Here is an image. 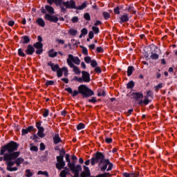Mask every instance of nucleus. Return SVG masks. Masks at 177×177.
I'll list each match as a JSON object with an SVG mask.
<instances>
[{
	"label": "nucleus",
	"instance_id": "63",
	"mask_svg": "<svg viewBox=\"0 0 177 177\" xmlns=\"http://www.w3.org/2000/svg\"><path fill=\"white\" fill-rule=\"evenodd\" d=\"M105 142L106 143H111V142H113V139L111 138H108L105 139Z\"/></svg>",
	"mask_w": 177,
	"mask_h": 177
},
{
	"label": "nucleus",
	"instance_id": "31",
	"mask_svg": "<svg viewBox=\"0 0 177 177\" xmlns=\"http://www.w3.org/2000/svg\"><path fill=\"white\" fill-rule=\"evenodd\" d=\"M133 86H135V82H133V81H130L128 84H127V89H132V88H133Z\"/></svg>",
	"mask_w": 177,
	"mask_h": 177
},
{
	"label": "nucleus",
	"instance_id": "1",
	"mask_svg": "<svg viewBox=\"0 0 177 177\" xmlns=\"http://www.w3.org/2000/svg\"><path fill=\"white\" fill-rule=\"evenodd\" d=\"M19 144L15 141H11L0 148V161H5L6 170L9 172H15L19 169L16 167H13V160H16L17 157H20V151H17Z\"/></svg>",
	"mask_w": 177,
	"mask_h": 177
},
{
	"label": "nucleus",
	"instance_id": "28",
	"mask_svg": "<svg viewBox=\"0 0 177 177\" xmlns=\"http://www.w3.org/2000/svg\"><path fill=\"white\" fill-rule=\"evenodd\" d=\"M42 115L44 117V118H46L48 115H49V109H44L42 110Z\"/></svg>",
	"mask_w": 177,
	"mask_h": 177
},
{
	"label": "nucleus",
	"instance_id": "14",
	"mask_svg": "<svg viewBox=\"0 0 177 177\" xmlns=\"http://www.w3.org/2000/svg\"><path fill=\"white\" fill-rule=\"evenodd\" d=\"M120 23H128L129 21V14L124 13V15H121L120 17Z\"/></svg>",
	"mask_w": 177,
	"mask_h": 177
},
{
	"label": "nucleus",
	"instance_id": "62",
	"mask_svg": "<svg viewBox=\"0 0 177 177\" xmlns=\"http://www.w3.org/2000/svg\"><path fill=\"white\" fill-rule=\"evenodd\" d=\"M94 26H95V27H97V26H102V21L97 20L95 22Z\"/></svg>",
	"mask_w": 177,
	"mask_h": 177
},
{
	"label": "nucleus",
	"instance_id": "50",
	"mask_svg": "<svg viewBox=\"0 0 177 177\" xmlns=\"http://www.w3.org/2000/svg\"><path fill=\"white\" fill-rule=\"evenodd\" d=\"M36 128L37 129H44V127L41 126V122H36Z\"/></svg>",
	"mask_w": 177,
	"mask_h": 177
},
{
	"label": "nucleus",
	"instance_id": "39",
	"mask_svg": "<svg viewBox=\"0 0 177 177\" xmlns=\"http://www.w3.org/2000/svg\"><path fill=\"white\" fill-rule=\"evenodd\" d=\"M80 177H91V173L82 171L80 174Z\"/></svg>",
	"mask_w": 177,
	"mask_h": 177
},
{
	"label": "nucleus",
	"instance_id": "36",
	"mask_svg": "<svg viewBox=\"0 0 177 177\" xmlns=\"http://www.w3.org/2000/svg\"><path fill=\"white\" fill-rule=\"evenodd\" d=\"M142 103H143L144 104H145V106H147V104L150 103V100L147 98V97H145V99L143 101H140V104H142Z\"/></svg>",
	"mask_w": 177,
	"mask_h": 177
},
{
	"label": "nucleus",
	"instance_id": "48",
	"mask_svg": "<svg viewBox=\"0 0 177 177\" xmlns=\"http://www.w3.org/2000/svg\"><path fill=\"white\" fill-rule=\"evenodd\" d=\"M150 57L152 59V60H157V59H158V55L157 53H153L150 56Z\"/></svg>",
	"mask_w": 177,
	"mask_h": 177
},
{
	"label": "nucleus",
	"instance_id": "25",
	"mask_svg": "<svg viewBox=\"0 0 177 177\" xmlns=\"http://www.w3.org/2000/svg\"><path fill=\"white\" fill-rule=\"evenodd\" d=\"M133 71H135V68H133V66H129L128 69H127L128 77H131V75H132Z\"/></svg>",
	"mask_w": 177,
	"mask_h": 177
},
{
	"label": "nucleus",
	"instance_id": "17",
	"mask_svg": "<svg viewBox=\"0 0 177 177\" xmlns=\"http://www.w3.org/2000/svg\"><path fill=\"white\" fill-rule=\"evenodd\" d=\"M26 55H31L35 52V48L32 46H28L27 49L25 50Z\"/></svg>",
	"mask_w": 177,
	"mask_h": 177
},
{
	"label": "nucleus",
	"instance_id": "20",
	"mask_svg": "<svg viewBox=\"0 0 177 177\" xmlns=\"http://www.w3.org/2000/svg\"><path fill=\"white\" fill-rule=\"evenodd\" d=\"M71 68H73V71L75 73V74L80 75L81 74V71L80 70V68L75 65H71L69 66Z\"/></svg>",
	"mask_w": 177,
	"mask_h": 177
},
{
	"label": "nucleus",
	"instance_id": "23",
	"mask_svg": "<svg viewBox=\"0 0 177 177\" xmlns=\"http://www.w3.org/2000/svg\"><path fill=\"white\" fill-rule=\"evenodd\" d=\"M36 23L40 27H45V21H44L42 18H37V19L36 20Z\"/></svg>",
	"mask_w": 177,
	"mask_h": 177
},
{
	"label": "nucleus",
	"instance_id": "13",
	"mask_svg": "<svg viewBox=\"0 0 177 177\" xmlns=\"http://www.w3.org/2000/svg\"><path fill=\"white\" fill-rule=\"evenodd\" d=\"M63 71L65 77H67L68 75V70L67 69L66 67H63L62 68H59L56 73H57V76L58 78H60L61 77H63Z\"/></svg>",
	"mask_w": 177,
	"mask_h": 177
},
{
	"label": "nucleus",
	"instance_id": "8",
	"mask_svg": "<svg viewBox=\"0 0 177 177\" xmlns=\"http://www.w3.org/2000/svg\"><path fill=\"white\" fill-rule=\"evenodd\" d=\"M47 3L48 5H55L56 6H59L62 12H66V8H64V3L66 1H63V0H46Z\"/></svg>",
	"mask_w": 177,
	"mask_h": 177
},
{
	"label": "nucleus",
	"instance_id": "6",
	"mask_svg": "<svg viewBox=\"0 0 177 177\" xmlns=\"http://www.w3.org/2000/svg\"><path fill=\"white\" fill-rule=\"evenodd\" d=\"M91 165H95V164H98V167H100L104 161V155L102 152L95 153L91 160Z\"/></svg>",
	"mask_w": 177,
	"mask_h": 177
},
{
	"label": "nucleus",
	"instance_id": "26",
	"mask_svg": "<svg viewBox=\"0 0 177 177\" xmlns=\"http://www.w3.org/2000/svg\"><path fill=\"white\" fill-rule=\"evenodd\" d=\"M102 16L104 19V20H109L110 17H111V15H110L109 12H107L106 11L102 12Z\"/></svg>",
	"mask_w": 177,
	"mask_h": 177
},
{
	"label": "nucleus",
	"instance_id": "60",
	"mask_svg": "<svg viewBox=\"0 0 177 177\" xmlns=\"http://www.w3.org/2000/svg\"><path fill=\"white\" fill-rule=\"evenodd\" d=\"M31 151H38V147L37 146H32L30 147Z\"/></svg>",
	"mask_w": 177,
	"mask_h": 177
},
{
	"label": "nucleus",
	"instance_id": "32",
	"mask_svg": "<svg viewBox=\"0 0 177 177\" xmlns=\"http://www.w3.org/2000/svg\"><path fill=\"white\" fill-rule=\"evenodd\" d=\"M84 62L87 64H89L92 63V58L89 56L85 57H84Z\"/></svg>",
	"mask_w": 177,
	"mask_h": 177
},
{
	"label": "nucleus",
	"instance_id": "22",
	"mask_svg": "<svg viewBox=\"0 0 177 177\" xmlns=\"http://www.w3.org/2000/svg\"><path fill=\"white\" fill-rule=\"evenodd\" d=\"M35 48H36V53L37 55H41L42 52H44V50L42 49V45H35Z\"/></svg>",
	"mask_w": 177,
	"mask_h": 177
},
{
	"label": "nucleus",
	"instance_id": "24",
	"mask_svg": "<svg viewBox=\"0 0 177 177\" xmlns=\"http://www.w3.org/2000/svg\"><path fill=\"white\" fill-rule=\"evenodd\" d=\"M45 129H38L37 135L39 138H45Z\"/></svg>",
	"mask_w": 177,
	"mask_h": 177
},
{
	"label": "nucleus",
	"instance_id": "12",
	"mask_svg": "<svg viewBox=\"0 0 177 177\" xmlns=\"http://www.w3.org/2000/svg\"><path fill=\"white\" fill-rule=\"evenodd\" d=\"M11 162H12V167L13 165H15V164L17 165V167H20V165H21V164H26V165H27L28 164V162H24V158H21V157H17L15 159L11 160Z\"/></svg>",
	"mask_w": 177,
	"mask_h": 177
},
{
	"label": "nucleus",
	"instance_id": "7",
	"mask_svg": "<svg viewBox=\"0 0 177 177\" xmlns=\"http://www.w3.org/2000/svg\"><path fill=\"white\" fill-rule=\"evenodd\" d=\"M66 63L68 66H74V64L80 66L81 64V59L78 57H74V55L69 54L66 59Z\"/></svg>",
	"mask_w": 177,
	"mask_h": 177
},
{
	"label": "nucleus",
	"instance_id": "10",
	"mask_svg": "<svg viewBox=\"0 0 177 177\" xmlns=\"http://www.w3.org/2000/svg\"><path fill=\"white\" fill-rule=\"evenodd\" d=\"M103 164V166L100 167V170L102 171V172H104V171H111V169H113V163H111L110 162V160L109 159H104V161L102 162ZM109 165V167L107 169V167Z\"/></svg>",
	"mask_w": 177,
	"mask_h": 177
},
{
	"label": "nucleus",
	"instance_id": "61",
	"mask_svg": "<svg viewBox=\"0 0 177 177\" xmlns=\"http://www.w3.org/2000/svg\"><path fill=\"white\" fill-rule=\"evenodd\" d=\"M8 25L10 27H13L15 26V21H9Z\"/></svg>",
	"mask_w": 177,
	"mask_h": 177
},
{
	"label": "nucleus",
	"instance_id": "55",
	"mask_svg": "<svg viewBox=\"0 0 177 177\" xmlns=\"http://www.w3.org/2000/svg\"><path fill=\"white\" fill-rule=\"evenodd\" d=\"M161 88H162V84H159L155 86L156 92H158V90L161 89Z\"/></svg>",
	"mask_w": 177,
	"mask_h": 177
},
{
	"label": "nucleus",
	"instance_id": "15",
	"mask_svg": "<svg viewBox=\"0 0 177 177\" xmlns=\"http://www.w3.org/2000/svg\"><path fill=\"white\" fill-rule=\"evenodd\" d=\"M126 10L129 13V15H136V10L135 9V7H133V5L129 6Z\"/></svg>",
	"mask_w": 177,
	"mask_h": 177
},
{
	"label": "nucleus",
	"instance_id": "34",
	"mask_svg": "<svg viewBox=\"0 0 177 177\" xmlns=\"http://www.w3.org/2000/svg\"><path fill=\"white\" fill-rule=\"evenodd\" d=\"M96 177H111V174H110V173H104L97 175Z\"/></svg>",
	"mask_w": 177,
	"mask_h": 177
},
{
	"label": "nucleus",
	"instance_id": "37",
	"mask_svg": "<svg viewBox=\"0 0 177 177\" xmlns=\"http://www.w3.org/2000/svg\"><path fill=\"white\" fill-rule=\"evenodd\" d=\"M37 175H44V176L49 177V174L48 171H39L37 172Z\"/></svg>",
	"mask_w": 177,
	"mask_h": 177
},
{
	"label": "nucleus",
	"instance_id": "56",
	"mask_svg": "<svg viewBox=\"0 0 177 177\" xmlns=\"http://www.w3.org/2000/svg\"><path fill=\"white\" fill-rule=\"evenodd\" d=\"M88 102L90 103H96V102H97V100H96V97H93L92 99H89Z\"/></svg>",
	"mask_w": 177,
	"mask_h": 177
},
{
	"label": "nucleus",
	"instance_id": "52",
	"mask_svg": "<svg viewBox=\"0 0 177 177\" xmlns=\"http://www.w3.org/2000/svg\"><path fill=\"white\" fill-rule=\"evenodd\" d=\"M26 176H27V177H31V176H32V173H31V170L27 169V170L26 171Z\"/></svg>",
	"mask_w": 177,
	"mask_h": 177
},
{
	"label": "nucleus",
	"instance_id": "38",
	"mask_svg": "<svg viewBox=\"0 0 177 177\" xmlns=\"http://www.w3.org/2000/svg\"><path fill=\"white\" fill-rule=\"evenodd\" d=\"M30 42V37L28 36L23 37V44H28Z\"/></svg>",
	"mask_w": 177,
	"mask_h": 177
},
{
	"label": "nucleus",
	"instance_id": "16",
	"mask_svg": "<svg viewBox=\"0 0 177 177\" xmlns=\"http://www.w3.org/2000/svg\"><path fill=\"white\" fill-rule=\"evenodd\" d=\"M47 64L48 66L51 67L52 71H54V72H56L60 68V67L59 66V64H55L54 63H52V62H48Z\"/></svg>",
	"mask_w": 177,
	"mask_h": 177
},
{
	"label": "nucleus",
	"instance_id": "58",
	"mask_svg": "<svg viewBox=\"0 0 177 177\" xmlns=\"http://www.w3.org/2000/svg\"><path fill=\"white\" fill-rule=\"evenodd\" d=\"M96 50H97V53H103V52H104L103 48H102V47H97Z\"/></svg>",
	"mask_w": 177,
	"mask_h": 177
},
{
	"label": "nucleus",
	"instance_id": "43",
	"mask_svg": "<svg viewBox=\"0 0 177 177\" xmlns=\"http://www.w3.org/2000/svg\"><path fill=\"white\" fill-rule=\"evenodd\" d=\"M91 66L93 68L97 67V62H96V60H95V59H93L91 63Z\"/></svg>",
	"mask_w": 177,
	"mask_h": 177
},
{
	"label": "nucleus",
	"instance_id": "49",
	"mask_svg": "<svg viewBox=\"0 0 177 177\" xmlns=\"http://www.w3.org/2000/svg\"><path fill=\"white\" fill-rule=\"evenodd\" d=\"M94 71L97 74H100L102 73V69L99 66H95Z\"/></svg>",
	"mask_w": 177,
	"mask_h": 177
},
{
	"label": "nucleus",
	"instance_id": "11",
	"mask_svg": "<svg viewBox=\"0 0 177 177\" xmlns=\"http://www.w3.org/2000/svg\"><path fill=\"white\" fill-rule=\"evenodd\" d=\"M64 156H57V163L56 164V168L57 169H62L64 167L66 166V162H64Z\"/></svg>",
	"mask_w": 177,
	"mask_h": 177
},
{
	"label": "nucleus",
	"instance_id": "42",
	"mask_svg": "<svg viewBox=\"0 0 177 177\" xmlns=\"http://www.w3.org/2000/svg\"><path fill=\"white\" fill-rule=\"evenodd\" d=\"M38 41L35 44V45H42V37L38 36L37 37Z\"/></svg>",
	"mask_w": 177,
	"mask_h": 177
},
{
	"label": "nucleus",
	"instance_id": "40",
	"mask_svg": "<svg viewBox=\"0 0 177 177\" xmlns=\"http://www.w3.org/2000/svg\"><path fill=\"white\" fill-rule=\"evenodd\" d=\"M84 18L85 19V20H87V21H89L91 20V15H89V13L86 12L84 15Z\"/></svg>",
	"mask_w": 177,
	"mask_h": 177
},
{
	"label": "nucleus",
	"instance_id": "47",
	"mask_svg": "<svg viewBox=\"0 0 177 177\" xmlns=\"http://www.w3.org/2000/svg\"><path fill=\"white\" fill-rule=\"evenodd\" d=\"M60 177H66L67 176V171L66 170H62L59 174Z\"/></svg>",
	"mask_w": 177,
	"mask_h": 177
},
{
	"label": "nucleus",
	"instance_id": "21",
	"mask_svg": "<svg viewBox=\"0 0 177 177\" xmlns=\"http://www.w3.org/2000/svg\"><path fill=\"white\" fill-rule=\"evenodd\" d=\"M68 34H69V35H71L72 37H75V35L78 34V30L75 28H71L68 30Z\"/></svg>",
	"mask_w": 177,
	"mask_h": 177
},
{
	"label": "nucleus",
	"instance_id": "57",
	"mask_svg": "<svg viewBox=\"0 0 177 177\" xmlns=\"http://www.w3.org/2000/svg\"><path fill=\"white\" fill-rule=\"evenodd\" d=\"M84 171H83V172L91 174V170H89V167H88L86 166H84Z\"/></svg>",
	"mask_w": 177,
	"mask_h": 177
},
{
	"label": "nucleus",
	"instance_id": "45",
	"mask_svg": "<svg viewBox=\"0 0 177 177\" xmlns=\"http://www.w3.org/2000/svg\"><path fill=\"white\" fill-rule=\"evenodd\" d=\"M18 55L19 56H21V57H24L26 56V54H24V53L23 52V50L21 48H19L18 50Z\"/></svg>",
	"mask_w": 177,
	"mask_h": 177
},
{
	"label": "nucleus",
	"instance_id": "54",
	"mask_svg": "<svg viewBox=\"0 0 177 177\" xmlns=\"http://www.w3.org/2000/svg\"><path fill=\"white\" fill-rule=\"evenodd\" d=\"M78 17H73L72 19H71V21L72 23H78Z\"/></svg>",
	"mask_w": 177,
	"mask_h": 177
},
{
	"label": "nucleus",
	"instance_id": "59",
	"mask_svg": "<svg viewBox=\"0 0 177 177\" xmlns=\"http://www.w3.org/2000/svg\"><path fill=\"white\" fill-rule=\"evenodd\" d=\"M94 37V34H93V31H90L88 32V37H89V39H92Z\"/></svg>",
	"mask_w": 177,
	"mask_h": 177
},
{
	"label": "nucleus",
	"instance_id": "18",
	"mask_svg": "<svg viewBox=\"0 0 177 177\" xmlns=\"http://www.w3.org/2000/svg\"><path fill=\"white\" fill-rule=\"evenodd\" d=\"M53 140L55 145L62 143V138H60V136L57 133L55 134L54 137L53 138Z\"/></svg>",
	"mask_w": 177,
	"mask_h": 177
},
{
	"label": "nucleus",
	"instance_id": "19",
	"mask_svg": "<svg viewBox=\"0 0 177 177\" xmlns=\"http://www.w3.org/2000/svg\"><path fill=\"white\" fill-rule=\"evenodd\" d=\"M32 131H34V127L32 126H30L27 129H23L21 130L22 135H27L28 132H32Z\"/></svg>",
	"mask_w": 177,
	"mask_h": 177
},
{
	"label": "nucleus",
	"instance_id": "5",
	"mask_svg": "<svg viewBox=\"0 0 177 177\" xmlns=\"http://www.w3.org/2000/svg\"><path fill=\"white\" fill-rule=\"evenodd\" d=\"M64 6L66 9H77V10H83L88 6V1H84L81 6H76L74 0H70L64 3Z\"/></svg>",
	"mask_w": 177,
	"mask_h": 177
},
{
	"label": "nucleus",
	"instance_id": "4",
	"mask_svg": "<svg viewBox=\"0 0 177 177\" xmlns=\"http://www.w3.org/2000/svg\"><path fill=\"white\" fill-rule=\"evenodd\" d=\"M66 161L68 162V168L74 175L73 177H80V171H82L81 165H77L75 166V163L74 162H71L69 154L66 155Z\"/></svg>",
	"mask_w": 177,
	"mask_h": 177
},
{
	"label": "nucleus",
	"instance_id": "2",
	"mask_svg": "<svg viewBox=\"0 0 177 177\" xmlns=\"http://www.w3.org/2000/svg\"><path fill=\"white\" fill-rule=\"evenodd\" d=\"M65 91L68 92V93H70V95H71V96L73 97L77 96L78 93L82 95L83 97H91V96H93V95H95L93 91L88 88V86H86L85 84H81L79 86L78 91L75 90L73 91V88L71 87L65 88Z\"/></svg>",
	"mask_w": 177,
	"mask_h": 177
},
{
	"label": "nucleus",
	"instance_id": "9",
	"mask_svg": "<svg viewBox=\"0 0 177 177\" xmlns=\"http://www.w3.org/2000/svg\"><path fill=\"white\" fill-rule=\"evenodd\" d=\"M76 80L80 83L91 82V75L89 74V73L83 71L82 72V77H77Z\"/></svg>",
	"mask_w": 177,
	"mask_h": 177
},
{
	"label": "nucleus",
	"instance_id": "44",
	"mask_svg": "<svg viewBox=\"0 0 177 177\" xmlns=\"http://www.w3.org/2000/svg\"><path fill=\"white\" fill-rule=\"evenodd\" d=\"M124 177H131L133 175H135V174H133V171L131 173H123L122 174Z\"/></svg>",
	"mask_w": 177,
	"mask_h": 177
},
{
	"label": "nucleus",
	"instance_id": "29",
	"mask_svg": "<svg viewBox=\"0 0 177 177\" xmlns=\"http://www.w3.org/2000/svg\"><path fill=\"white\" fill-rule=\"evenodd\" d=\"M86 34H88V29H86V28H82L81 30V34L79 36L80 38H82L83 35H86Z\"/></svg>",
	"mask_w": 177,
	"mask_h": 177
},
{
	"label": "nucleus",
	"instance_id": "35",
	"mask_svg": "<svg viewBox=\"0 0 177 177\" xmlns=\"http://www.w3.org/2000/svg\"><path fill=\"white\" fill-rule=\"evenodd\" d=\"M76 128L77 131H81V129H84L85 128V124H84V123H80L77 125Z\"/></svg>",
	"mask_w": 177,
	"mask_h": 177
},
{
	"label": "nucleus",
	"instance_id": "27",
	"mask_svg": "<svg viewBox=\"0 0 177 177\" xmlns=\"http://www.w3.org/2000/svg\"><path fill=\"white\" fill-rule=\"evenodd\" d=\"M48 56L50 57H56V56H57V52H55L53 50H50L49 52H48Z\"/></svg>",
	"mask_w": 177,
	"mask_h": 177
},
{
	"label": "nucleus",
	"instance_id": "33",
	"mask_svg": "<svg viewBox=\"0 0 177 177\" xmlns=\"http://www.w3.org/2000/svg\"><path fill=\"white\" fill-rule=\"evenodd\" d=\"M80 48H82V52L83 55L88 56V49H86V48L84 47V46H80Z\"/></svg>",
	"mask_w": 177,
	"mask_h": 177
},
{
	"label": "nucleus",
	"instance_id": "53",
	"mask_svg": "<svg viewBox=\"0 0 177 177\" xmlns=\"http://www.w3.org/2000/svg\"><path fill=\"white\" fill-rule=\"evenodd\" d=\"M147 97H153V91H147Z\"/></svg>",
	"mask_w": 177,
	"mask_h": 177
},
{
	"label": "nucleus",
	"instance_id": "3",
	"mask_svg": "<svg viewBox=\"0 0 177 177\" xmlns=\"http://www.w3.org/2000/svg\"><path fill=\"white\" fill-rule=\"evenodd\" d=\"M41 12L43 15H45V20L50 21L51 23H57V21H59V17L52 15H55V8H53V7L46 5L45 6V8L44 7L41 8Z\"/></svg>",
	"mask_w": 177,
	"mask_h": 177
},
{
	"label": "nucleus",
	"instance_id": "41",
	"mask_svg": "<svg viewBox=\"0 0 177 177\" xmlns=\"http://www.w3.org/2000/svg\"><path fill=\"white\" fill-rule=\"evenodd\" d=\"M113 12H114L115 15H120L121 13V12L120 11V7L117 6L116 8H115L113 9Z\"/></svg>",
	"mask_w": 177,
	"mask_h": 177
},
{
	"label": "nucleus",
	"instance_id": "51",
	"mask_svg": "<svg viewBox=\"0 0 177 177\" xmlns=\"http://www.w3.org/2000/svg\"><path fill=\"white\" fill-rule=\"evenodd\" d=\"M54 84H55V82L53 81V80H47V81L46 82V85L47 86H49V85H54Z\"/></svg>",
	"mask_w": 177,
	"mask_h": 177
},
{
	"label": "nucleus",
	"instance_id": "30",
	"mask_svg": "<svg viewBox=\"0 0 177 177\" xmlns=\"http://www.w3.org/2000/svg\"><path fill=\"white\" fill-rule=\"evenodd\" d=\"M133 96L135 99H140V97H143V94L140 93H134Z\"/></svg>",
	"mask_w": 177,
	"mask_h": 177
},
{
	"label": "nucleus",
	"instance_id": "64",
	"mask_svg": "<svg viewBox=\"0 0 177 177\" xmlns=\"http://www.w3.org/2000/svg\"><path fill=\"white\" fill-rule=\"evenodd\" d=\"M40 150H45V144H44L43 142L40 143Z\"/></svg>",
	"mask_w": 177,
	"mask_h": 177
},
{
	"label": "nucleus",
	"instance_id": "46",
	"mask_svg": "<svg viewBox=\"0 0 177 177\" xmlns=\"http://www.w3.org/2000/svg\"><path fill=\"white\" fill-rule=\"evenodd\" d=\"M92 30H93L94 34H99V31H100L99 28H97L96 26H93Z\"/></svg>",
	"mask_w": 177,
	"mask_h": 177
}]
</instances>
